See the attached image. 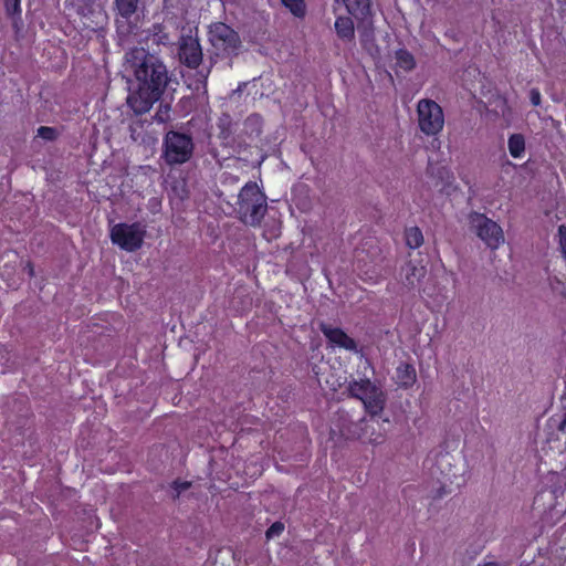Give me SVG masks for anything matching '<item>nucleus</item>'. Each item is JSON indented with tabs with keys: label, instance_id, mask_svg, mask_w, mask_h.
Listing matches in <instances>:
<instances>
[{
	"label": "nucleus",
	"instance_id": "2eb2a0df",
	"mask_svg": "<svg viewBox=\"0 0 566 566\" xmlns=\"http://www.w3.org/2000/svg\"><path fill=\"white\" fill-rule=\"evenodd\" d=\"M395 61L396 66L405 72H409L416 66L413 55L405 49L396 51Z\"/></svg>",
	"mask_w": 566,
	"mask_h": 566
},
{
	"label": "nucleus",
	"instance_id": "bb28decb",
	"mask_svg": "<svg viewBox=\"0 0 566 566\" xmlns=\"http://www.w3.org/2000/svg\"><path fill=\"white\" fill-rule=\"evenodd\" d=\"M190 486L189 482H175L174 489L176 490V495H179L181 491L188 489Z\"/></svg>",
	"mask_w": 566,
	"mask_h": 566
},
{
	"label": "nucleus",
	"instance_id": "ddd939ff",
	"mask_svg": "<svg viewBox=\"0 0 566 566\" xmlns=\"http://www.w3.org/2000/svg\"><path fill=\"white\" fill-rule=\"evenodd\" d=\"M334 28L340 41L352 42L354 40L355 27L350 17H337Z\"/></svg>",
	"mask_w": 566,
	"mask_h": 566
},
{
	"label": "nucleus",
	"instance_id": "4468645a",
	"mask_svg": "<svg viewBox=\"0 0 566 566\" xmlns=\"http://www.w3.org/2000/svg\"><path fill=\"white\" fill-rule=\"evenodd\" d=\"M396 378L400 386L409 387L416 381V370L409 364H400L396 370Z\"/></svg>",
	"mask_w": 566,
	"mask_h": 566
},
{
	"label": "nucleus",
	"instance_id": "9d476101",
	"mask_svg": "<svg viewBox=\"0 0 566 566\" xmlns=\"http://www.w3.org/2000/svg\"><path fill=\"white\" fill-rule=\"evenodd\" d=\"M179 57L189 67H196L200 64L202 50L197 38L187 35L180 39Z\"/></svg>",
	"mask_w": 566,
	"mask_h": 566
},
{
	"label": "nucleus",
	"instance_id": "423d86ee",
	"mask_svg": "<svg viewBox=\"0 0 566 566\" xmlns=\"http://www.w3.org/2000/svg\"><path fill=\"white\" fill-rule=\"evenodd\" d=\"M470 229L492 250L504 243V232L500 224L485 214L471 212L468 218Z\"/></svg>",
	"mask_w": 566,
	"mask_h": 566
},
{
	"label": "nucleus",
	"instance_id": "f03ea898",
	"mask_svg": "<svg viewBox=\"0 0 566 566\" xmlns=\"http://www.w3.org/2000/svg\"><path fill=\"white\" fill-rule=\"evenodd\" d=\"M238 212L241 220L250 226L261 222L266 212V198L256 184H247L239 193Z\"/></svg>",
	"mask_w": 566,
	"mask_h": 566
},
{
	"label": "nucleus",
	"instance_id": "6e6552de",
	"mask_svg": "<svg viewBox=\"0 0 566 566\" xmlns=\"http://www.w3.org/2000/svg\"><path fill=\"white\" fill-rule=\"evenodd\" d=\"M348 390L353 397L364 403L370 415L376 416L382 410L385 402L382 391L370 380L353 381L349 384Z\"/></svg>",
	"mask_w": 566,
	"mask_h": 566
},
{
	"label": "nucleus",
	"instance_id": "5701e85b",
	"mask_svg": "<svg viewBox=\"0 0 566 566\" xmlns=\"http://www.w3.org/2000/svg\"><path fill=\"white\" fill-rule=\"evenodd\" d=\"M38 136L46 140H52L56 137V130L52 127L41 126L38 129Z\"/></svg>",
	"mask_w": 566,
	"mask_h": 566
},
{
	"label": "nucleus",
	"instance_id": "b1692460",
	"mask_svg": "<svg viewBox=\"0 0 566 566\" xmlns=\"http://www.w3.org/2000/svg\"><path fill=\"white\" fill-rule=\"evenodd\" d=\"M284 530V525L280 522H276L271 525V527L266 531V537L272 538L279 536Z\"/></svg>",
	"mask_w": 566,
	"mask_h": 566
},
{
	"label": "nucleus",
	"instance_id": "4be33fe9",
	"mask_svg": "<svg viewBox=\"0 0 566 566\" xmlns=\"http://www.w3.org/2000/svg\"><path fill=\"white\" fill-rule=\"evenodd\" d=\"M6 10L10 15L21 13V0H4Z\"/></svg>",
	"mask_w": 566,
	"mask_h": 566
},
{
	"label": "nucleus",
	"instance_id": "9b49d317",
	"mask_svg": "<svg viewBox=\"0 0 566 566\" xmlns=\"http://www.w3.org/2000/svg\"><path fill=\"white\" fill-rule=\"evenodd\" d=\"M321 331L328 339L332 346L339 347L353 353H358L357 343L348 336L343 329L321 324Z\"/></svg>",
	"mask_w": 566,
	"mask_h": 566
},
{
	"label": "nucleus",
	"instance_id": "7ed1b4c3",
	"mask_svg": "<svg viewBox=\"0 0 566 566\" xmlns=\"http://www.w3.org/2000/svg\"><path fill=\"white\" fill-rule=\"evenodd\" d=\"M209 43L216 55L229 57L237 55L241 40L237 31L222 22L212 23L208 31Z\"/></svg>",
	"mask_w": 566,
	"mask_h": 566
},
{
	"label": "nucleus",
	"instance_id": "39448f33",
	"mask_svg": "<svg viewBox=\"0 0 566 566\" xmlns=\"http://www.w3.org/2000/svg\"><path fill=\"white\" fill-rule=\"evenodd\" d=\"M163 146V157L170 166L187 163L193 153L191 136L174 130L166 134Z\"/></svg>",
	"mask_w": 566,
	"mask_h": 566
},
{
	"label": "nucleus",
	"instance_id": "6ab92c4d",
	"mask_svg": "<svg viewBox=\"0 0 566 566\" xmlns=\"http://www.w3.org/2000/svg\"><path fill=\"white\" fill-rule=\"evenodd\" d=\"M344 2L352 14H365L369 9V0H344Z\"/></svg>",
	"mask_w": 566,
	"mask_h": 566
},
{
	"label": "nucleus",
	"instance_id": "dca6fc26",
	"mask_svg": "<svg viewBox=\"0 0 566 566\" xmlns=\"http://www.w3.org/2000/svg\"><path fill=\"white\" fill-rule=\"evenodd\" d=\"M510 155L513 158H522L525 153V139L521 134H513L507 143Z\"/></svg>",
	"mask_w": 566,
	"mask_h": 566
},
{
	"label": "nucleus",
	"instance_id": "a211bd4d",
	"mask_svg": "<svg viewBox=\"0 0 566 566\" xmlns=\"http://www.w3.org/2000/svg\"><path fill=\"white\" fill-rule=\"evenodd\" d=\"M138 0H115L118 13L124 18H129L137 9Z\"/></svg>",
	"mask_w": 566,
	"mask_h": 566
},
{
	"label": "nucleus",
	"instance_id": "f8f14e48",
	"mask_svg": "<svg viewBox=\"0 0 566 566\" xmlns=\"http://www.w3.org/2000/svg\"><path fill=\"white\" fill-rule=\"evenodd\" d=\"M78 13L83 17V25L86 29L95 30L101 27L105 21V13L102 8L95 3H90L86 8L78 10Z\"/></svg>",
	"mask_w": 566,
	"mask_h": 566
},
{
	"label": "nucleus",
	"instance_id": "393cba45",
	"mask_svg": "<svg viewBox=\"0 0 566 566\" xmlns=\"http://www.w3.org/2000/svg\"><path fill=\"white\" fill-rule=\"evenodd\" d=\"M422 275V269L418 270L417 268H412V275L407 276V281L410 285H413L416 282L419 281L420 276Z\"/></svg>",
	"mask_w": 566,
	"mask_h": 566
},
{
	"label": "nucleus",
	"instance_id": "20e7f679",
	"mask_svg": "<svg viewBox=\"0 0 566 566\" xmlns=\"http://www.w3.org/2000/svg\"><path fill=\"white\" fill-rule=\"evenodd\" d=\"M416 112L418 127L422 134L433 137L442 132L444 113L437 102L429 98L419 99Z\"/></svg>",
	"mask_w": 566,
	"mask_h": 566
},
{
	"label": "nucleus",
	"instance_id": "aec40b11",
	"mask_svg": "<svg viewBox=\"0 0 566 566\" xmlns=\"http://www.w3.org/2000/svg\"><path fill=\"white\" fill-rule=\"evenodd\" d=\"M283 4L297 18H303L306 13L304 0H282Z\"/></svg>",
	"mask_w": 566,
	"mask_h": 566
},
{
	"label": "nucleus",
	"instance_id": "a878e982",
	"mask_svg": "<svg viewBox=\"0 0 566 566\" xmlns=\"http://www.w3.org/2000/svg\"><path fill=\"white\" fill-rule=\"evenodd\" d=\"M530 98H531V103L534 106H538L541 104V93H539V91L537 88H533L530 92Z\"/></svg>",
	"mask_w": 566,
	"mask_h": 566
},
{
	"label": "nucleus",
	"instance_id": "1a4fd4ad",
	"mask_svg": "<svg viewBox=\"0 0 566 566\" xmlns=\"http://www.w3.org/2000/svg\"><path fill=\"white\" fill-rule=\"evenodd\" d=\"M379 427V422L374 418L369 420L363 419L357 423L348 424L340 433L346 439H358L364 443L376 446L382 443L385 440V434Z\"/></svg>",
	"mask_w": 566,
	"mask_h": 566
},
{
	"label": "nucleus",
	"instance_id": "412c9836",
	"mask_svg": "<svg viewBox=\"0 0 566 566\" xmlns=\"http://www.w3.org/2000/svg\"><path fill=\"white\" fill-rule=\"evenodd\" d=\"M548 284L554 293L566 300V282L563 280V277L558 275H552L548 279Z\"/></svg>",
	"mask_w": 566,
	"mask_h": 566
},
{
	"label": "nucleus",
	"instance_id": "0eeeda50",
	"mask_svg": "<svg viewBox=\"0 0 566 566\" xmlns=\"http://www.w3.org/2000/svg\"><path fill=\"white\" fill-rule=\"evenodd\" d=\"M146 228L139 222L117 223L111 228V240L127 252L138 250L144 242Z\"/></svg>",
	"mask_w": 566,
	"mask_h": 566
},
{
	"label": "nucleus",
	"instance_id": "c85d7f7f",
	"mask_svg": "<svg viewBox=\"0 0 566 566\" xmlns=\"http://www.w3.org/2000/svg\"><path fill=\"white\" fill-rule=\"evenodd\" d=\"M485 566H494V565H493V564H488V565H485Z\"/></svg>",
	"mask_w": 566,
	"mask_h": 566
},
{
	"label": "nucleus",
	"instance_id": "f3484780",
	"mask_svg": "<svg viewBox=\"0 0 566 566\" xmlns=\"http://www.w3.org/2000/svg\"><path fill=\"white\" fill-rule=\"evenodd\" d=\"M405 239L410 249H417L423 243V235L418 227L408 228L405 232Z\"/></svg>",
	"mask_w": 566,
	"mask_h": 566
},
{
	"label": "nucleus",
	"instance_id": "cd10ccee",
	"mask_svg": "<svg viewBox=\"0 0 566 566\" xmlns=\"http://www.w3.org/2000/svg\"><path fill=\"white\" fill-rule=\"evenodd\" d=\"M168 113H169V107L168 106H165V109H163V107H160L158 113L156 114L157 120L164 122L166 119L165 116H168Z\"/></svg>",
	"mask_w": 566,
	"mask_h": 566
},
{
	"label": "nucleus",
	"instance_id": "f257e3e1",
	"mask_svg": "<svg viewBox=\"0 0 566 566\" xmlns=\"http://www.w3.org/2000/svg\"><path fill=\"white\" fill-rule=\"evenodd\" d=\"M126 64L136 80L127 96V104L135 114H145L159 99L167 84L166 66L143 48L127 52Z\"/></svg>",
	"mask_w": 566,
	"mask_h": 566
}]
</instances>
